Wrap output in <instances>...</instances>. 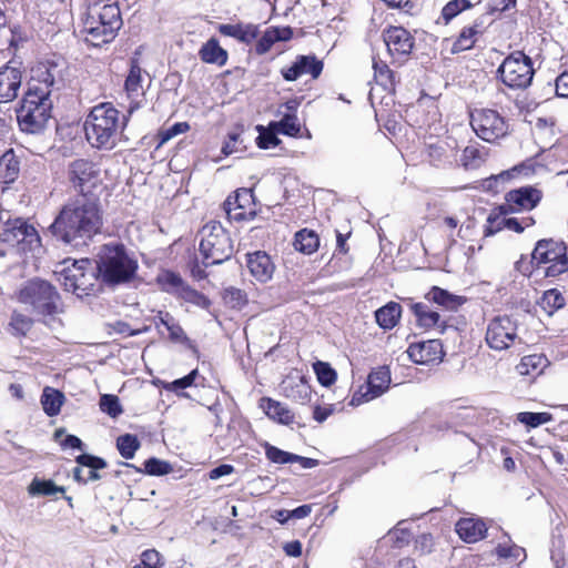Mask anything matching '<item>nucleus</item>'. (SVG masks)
<instances>
[{
    "instance_id": "de8ad7c7",
    "label": "nucleus",
    "mask_w": 568,
    "mask_h": 568,
    "mask_svg": "<svg viewBox=\"0 0 568 568\" xmlns=\"http://www.w3.org/2000/svg\"><path fill=\"white\" fill-rule=\"evenodd\" d=\"M551 419V415L548 413H531L521 412L517 415V420L528 427L536 428L540 425L548 423Z\"/></svg>"
},
{
    "instance_id": "4468645a",
    "label": "nucleus",
    "mask_w": 568,
    "mask_h": 568,
    "mask_svg": "<svg viewBox=\"0 0 568 568\" xmlns=\"http://www.w3.org/2000/svg\"><path fill=\"white\" fill-rule=\"evenodd\" d=\"M90 265L89 260L74 261L72 267H68L61 274L62 284L68 292H72L78 296L87 294V291L92 286L93 273L87 274L85 267Z\"/></svg>"
},
{
    "instance_id": "e2e57ef3",
    "label": "nucleus",
    "mask_w": 568,
    "mask_h": 568,
    "mask_svg": "<svg viewBox=\"0 0 568 568\" xmlns=\"http://www.w3.org/2000/svg\"><path fill=\"white\" fill-rule=\"evenodd\" d=\"M506 224V229L514 231L516 233H521L526 226L534 224V220L531 217H526L523 221H519L515 217H508L507 221L504 222Z\"/></svg>"
},
{
    "instance_id": "f8f14e48",
    "label": "nucleus",
    "mask_w": 568,
    "mask_h": 568,
    "mask_svg": "<svg viewBox=\"0 0 568 568\" xmlns=\"http://www.w3.org/2000/svg\"><path fill=\"white\" fill-rule=\"evenodd\" d=\"M1 240L11 246H20L21 251H34L41 246L37 230L21 219L7 223Z\"/></svg>"
},
{
    "instance_id": "473e14b6",
    "label": "nucleus",
    "mask_w": 568,
    "mask_h": 568,
    "mask_svg": "<svg viewBox=\"0 0 568 568\" xmlns=\"http://www.w3.org/2000/svg\"><path fill=\"white\" fill-rule=\"evenodd\" d=\"M402 307L398 303L390 302L375 312L377 324L384 329H392L400 317Z\"/></svg>"
},
{
    "instance_id": "c9c22d12",
    "label": "nucleus",
    "mask_w": 568,
    "mask_h": 568,
    "mask_svg": "<svg viewBox=\"0 0 568 568\" xmlns=\"http://www.w3.org/2000/svg\"><path fill=\"white\" fill-rule=\"evenodd\" d=\"M538 305L550 316L566 305V300L558 288H550L542 293Z\"/></svg>"
},
{
    "instance_id": "5701e85b",
    "label": "nucleus",
    "mask_w": 568,
    "mask_h": 568,
    "mask_svg": "<svg viewBox=\"0 0 568 568\" xmlns=\"http://www.w3.org/2000/svg\"><path fill=\"white\" fill-rule=\"evenodd\" d=\"M486 523L480 518H462L456 524V532L466 542H476L486 535Z\"/></svg>"
},
{
    "instance_id": "a19ab883",
    "label": "nucleus",
    "mask_w": 568,
    "mask_h": 568,
    "mask_svg": "<svg viewBox=\"0 0 568 568\" xmlns=\"http://www.w3.org/2000/svg\"><path fill=\"white\" fill-rule=\"evenodd\" d=\"M139 447L140 443L135 435L125 434L119 436L116 439V448L120 455L126 459L133 458Z\"/></svg>"
},
{
    "instance_id": "20e7f679",
    "label": "nucleus",
    "mask_w": 568,
    "mask_h": 568,
    "mask_svg": "<svg viewBox=\"0 0 568 568\" xmlns=\"http://www.w3.org/2000/svg\"><path fill=\"white\" fill-rule=\"evenodd\" d=\"M49 95L50 90L37 84L29 85L17 110V119L22 131L38 133L44 129L51 118L52 102Z\"/></svg>"
},
{
    "instance_id": "7ed1b4c3",
    "label": "nucleus",
    "mask_w": 568,
    "mask_h": 568,
    "mask_svg": "<svg viewBox=\"0 0 568 568\" xmlns=\"http://www.w3.org/2000/svg\"><path fill=\"white\" fill-rule=\"evenodd\" d=\"M122 27L120 8L115 2L97 1L88 7L83 20L84 40L93 47L111 42Z\"/></svg>"
},
{
    "instance_id": "2f4dec72",
    "label": "nucleus",
    "mask_w": 568,
    "mask_h": 568,
    "mask_svg": "<svg viewBox=\"0 0 568 568\" xmlns=\"http://www.w3.org/2000/svg\"><path fill=\"white\" fill-rule=\"evenodd\" d=\"M64 399L65 397L62 392L52 387H45L41 395V405L44 413L50 417L57 416L61 410Z\"/></svg>"
},
{
    "instance_id": "680f3d73",
    "label": "nucleus",
    "mask_w": 568,
    "mask_h": 568,
    "mask_svg": "<svg viewBox=\"0 0 568 568\" xmlns=\"http://www.w3.org/2000/svg\"><path fill=\"white\" fill-rule=\"evenodd\" d=\"M224 300L232 304L233 307H237L245 303V295L241 290L227 288L225 290Z\"/></svg>"
},
{
    "instance_id": "6e6552de",
    "label": "nucleus",
    "mask_w": 568,
    "mask_h": 568,
    "mask_svg": "<svg viewBox=\"0 0 568 568\" xmlns=\"http://www.w3.org/2000/svg\"><path fill=\"white\" fill-rule=\"evenodd\" d=\"M532 261L546 276H557L568 270L567 247L562 242L540 240L534 248Z\"/></svg>"
},
{
    "instance_id": "bb28decb",
    "label": "nucleus",
    "mask_w": 568,
    "mask_h": 568,
    "mask_svg": "<svg viewBox=\"0 0 568 568\" xmlns=\"http://www.w3.org/2000/svg\"><path fill=\"white\" fill-rule=\"evenodd\" d=\"M260 407L266 416L280 424L291 425L294 423V414L282 403L272 398L264 397L261 399Z\"/></svg>"
},
{
    "instance_id": "1a4fd4ad",
    "label": "nucleus",
    "mask_w": 568,
    "mask_h": 568,
    "mask_svg": "<svg viewBox=\"0 0 568 568\" xmlns=\"http://www.w3.org/2000/svg\"><path fill=\"white\" fill-rule=\"evenodd\" d=\"M501 82L510 89H526L534 77L531 59L520 51L508 55L497 70Z\"/></svg>"
},
{
    "instance_id": "4c0bfd02",
    "label": "nucleus",
    "mask_w": 568,
    "mask_h": 568,
    "mask_svg": "<svg viewBox=\"0 0 568 568\" xmlns=\"http://www.w3.org/2000/svg\"><path fill=\"white\" fill-rule=\"evenodd\" d=\"M293 244L296 251L312 254L318 248L320 239L314 231L303 229L295 234Z\"/></svg>"
},
{
    "instance_id": "f03ea898",
    "label": "nucleus",
    "mask_w": 568,
    "mask_h": 568,
    "mask_svg": "<svg viewBox=\"0 0 568 568\" xmlns=\"http://www.w3.org/2000/svg\"><path fill=\"white\" fill-rule=\"evenodd\" d=\"M131 115H122L112 103L104 102L92 108L84 122L85 136L97 149H112Z\"/></svg>"
},
{
    "instance_id": "37998d69",
    "label": "nucleus",
    "mask_w": 568,
    "mask_h": 568,
    "mask_svg": "<svg viewBox=\"0 0 568 568\" xmlns=\"http://www.w3.org/2000/svg\"><path fill=\"white\" fill-rule=\"evenodd\" d=\"M374 79L376 83L387 89L394 83V74L388 65L382 61L373 60Z\"/></svg>"
},
{
    "instance_id": "72a5a7b5",
    "label": "nucleus",
    "mask_w": 568,
    "mask_h": 568,
    "mask_svg": "<svg viewBox=\"0 0 568 568\" xmlns=\"http://www.w3.org/2000/svg\"><path fill=\"white\" fill-rule=\"evenodd\" d=\"M19 171V161L13 151H7L0 158V182L4 184L13 182L18 178Z\"/></svg>"
},
{
    "instance_id": "b1692460",
    "label": "nucleus",
    "mask_w": 568,
    "mask_h": 568,
    "mask_svg": "<svg viewBox=\"0 0 568 568\" xmlns=\"http://www.w3.org/2000/svg\"><path fill=\"white\" fill-rule=\"evenodd\" d=\"M390 383V372L387 367H378L368 375L366 390L363 395L366 399H374L384 394Z\"/></svg>"
},
{
    "instance_id": "5fc2aeb1",
    "label": "nucleus",
    "mask_w": 568,
    "mask_h": 568,
    "mask_svg": "<svg viewBox=\"0 0 568 568\" xmlns=\"http://www.w3.org/2000/svg\"><path fill=\"white\" fill-rule=\"evenodd\" d=\"M10 325L17 334L26 335L32 327V320L27 315L14 313Z\"/></svg>"
},
{
    "instance_id": "39448f33",
    "label": "nucleus",
    "mask_w": 568,
    "mask_h": 568,
    "mask_svg": "<svg viewBox=\"0 0 568 568\" xmlns=\"http://www.w3.org/2000/svg\"><path fill=\"white\" fill-rule=\"evenodd\" d=\"M98 257V271L106 284L126 283L134 276L138 268L136 261L128 255L122 244L103 245Z\"/></svg>"
},
{
    "instance_id": "6ab92c4d",
    "label": "nucleus",
    "mask_w": 568,
    "mask_h": 568,
    "mask_svg": "<svg viewBox=\"0 0 568 568\" xmlns=\"http://www.w3.org/2000/svg\"><path fill=\"white\" fill-rule=\"evenodd\" d=\"M124 90L130 105L128 108V114L132 115L134 111L141 108V98L144 95L142 87V69L136 62H133L130 72L125 79Z\"/></svg>"
},
{
    "instance_id": "ddd939ff",
    "label": "nucleus",
    "mask_w": 568,
    "mask_h": 568,
    "mask_svg": "<svg viewBox=\"0 0 568 568\" xmlns=\"http://www.w3.org/2000/svg\"><path fill=\"white\" fill-rule=\"evenodd\" d=\"M99 179L95 165L85 159H79L69 165V180L72 186L81 192L80 196H87Z\"/></svg>"
},
{
    "instance_id": "423d86ee",
    "label": "nucleus",
    "mask_w": 568,
    "mask_h": 568,
    "mask_svg": "<svg viewBox=\"0 0 568 568\" xmlns=\"http://www.w3.org/2000/svg\"><path fill=\"white\" fill-rule=\"evenodd\" d=\"M200 253L205 266L221 264L233 253L232 241L219 222H210L201 230Z\"/></svg>"
},
{
    "instance_id": "79ce46f5",
    "label": "nucleus",
    "mask_w": 568,
    "mask_h": 568,
    "mask_svg": "<svg viewBox=\"0 0 568 568\" xmlns=\"http://www.w3.org/2000/svg\"><path fill=\"white\" fill-rule=\"evenodd\" d=\"M270 128H274L278 132L291 136H296L301 131V125L295 114H285L281 121L272 123Z\"/></svg>"
},
{
    "instance_id": "4d7b16f0",
    "label": "nucleus",
    "mask_w": 568,
    "mask_h": 568,
    "mask_svg": "<svg viewBox=\"0 0 568 568\" xmlns=\"http://www.w3.org/2000/svg\"><path fill=\"white\" fill-rule=\"evenodd\" d=\"M196 376H197V369H193L186 376L165 384L164 388L166 390L178 393L180 389H184V388L192 386Z\"/></svg>"
},
{
    "instance_id": "e433bc0d",
    "label": "nucleus",
    "mask_w": 568,
    "mask_h": 568,
    "mask_svg": "<svg viewBox=\"0 0 568 568\" xmlns=\"http://www.w3.org/2000/svg\"><path fill=\"white\" fill-rule=\"evenodd\" d=\"M511 214L503 204L495 207L488 215L486 220V225L484 229L485 236H491L499 232L503 229H506L507 216Z\"/></svg>"
},
{
    "instance_id": "13d9d810",
    "label": "nucleus",
    "mask_w": 568,
    "mask_h": 568,
    "mask_svg": "<svg viewBox=\"0 0 568 568\" xmlns=\"http://www.w3.org/2000/svg\"><path fill=\"white\" fill-rule=\"evenodd\" d=\"M262 130L260 135L256 139V143L261 149H270L274 148L280 143V139L276 136L275 132L272 130Z\"/></svg>"
},
{
    "instance_id": "c756f323",
    "label": "nucleus",
    "mask_w": 568,
    "mask_h": 568,
    "mask_svg": "<svg viewBox=\"0 0 568 568\" xmlns=\"http://www.w3.org/2000/svg\"><path fill=\"white\" fill-rule=\"evenodd\" d=\"M201 60L205 63L222 67L227 61V52L220 47L219 41L214 38L206 41L199 51Z\"/></svg>"
},
{
    "instance_id": "ea45409f",
    "label": "nucleus",
    "mask_w": 568,
    "mask_h": 568,
    "mask_svg": "<svg viewBox=\"0 0 568 568\" xmlns=\"http://www.w3.org/2000/svg\"><path fill=\"white\" fill-rule=\"evenodd\" d=\"M31 496H51L57 493H64V487L57 486L52 480L34 478L28 487Z\"/></svg>"
},
{
    "instance_id": "f704fd0d",
    "label": "nucleus",
    "mask_w": 568,
    "mask_h": 568,
    "mask_svg": "<svg viewBox=\"0 0 568 568\" xmlns=\"http://www.w3.org/2000/svg\"><path fill=\"white\" fill-rule=\"evenodd\" d=\"M64 63L49 62L44 72L41 74V88L49 90V87L60 88L64 84Z\"/></svg>"
},
{
    "instance_id": "cd10ccee",
    "label": "nucleus",
    "mask_w": 568,
    "mask_h": 568,
    "mask_svg": "<svg viewBox=\"0 0 568 568\" xmlns=\"http://www.w3.org/2000/svg\"><path fill=\"white\" fill-rule=\"evenodd\" d=\"M217 30L225 37L234 38L243 43H251L258 34L254 24H219Z\"/></svg>"
},
{
    "instance_id": "a878e982",
    "label": "nucleus",
    "mask_w": 568,
    "mask_h": 568,
    "mask_svg": "<svg viewBox=\"0 0 568 568\" xmlns=\"http://www.w3.org/2000/svg\"><path fill=\"white\" fill-rule=\"evenodd\" d=\"M283 393L295 402H305L311 395V388L303 376H288L282 383Z\"/></svg>"
},
{
    "instance_id": "dca6fc26",
    "label": "nucleus",
    "mask_w": 568,
    "mask_h": 568,
    "mask_svg": "<svg viewBox=\"0 0 568 568\" xmlns=\"http://www.w3.org/2000/svg\"><path fill=\"white\" fill-rule=\"evenodd\" d=\"M383 39L393 57H404L412 52L413 36L402 27H389L383 32Z\"/></svg>"
},
{
    "instance_id": "49530a36",
    "label": "nucleus",
    "mask_w": 568,
    "mask_h": 568,
    "mask_svg": "<svg viewBox=\"0 0 568 568\" xmlns=\"http://www.w3.org/2000/svg\"><path fill=\"white\" fill-rule=\"evenodd\" d=\"M473 7L469 0H452L442 10V18L448 23L460 12Z\"/></svg>"
},
{
    "instance_id": "a18cd8bd",
    "label": "nucleus",
    "mask_w": 568,
    "mask_h": 568,
    "mask_svg": "<svg viewBox=\"0 0 568 568\" xmlns=\"http://www.w3.org/2000/svg\"><path fill=\"white\" fill-rule=\"evenodd\" d=\"M478 31L475 27L464 28L453 44V52L469 50L476 42Z\"/></svg>"
},
{
    "instance_id": "bf43d9fd",
    "label": "nucleus",
    "mask_w": 568,
    "mask_h": 568,
    "mask_svg": "<svg viewBox=\"0 0 568 568\" xmlns=\"http://www.w3.org/2000/svg\"><path fill=\"white\" fill-rule=\"evenodd\" d=\"M141 561H143L149 568H161L163 566L162 556L155 549H148L142 552Z\"/></svg>"
},
{
    "instance_id": "9b49d317",
    "label": "nucleus",
    "mask_w": 568,
    "mask_h": 568,
    "mask_svg": "<svg viewBox=\"0 0 568 568\" xmlns=\"http://www.w3.org/2000/svg\"><path fill=\"white\" fill-rule=\"evenodd\" d=\"M470 125L478 138L494 142L507 133L504 118L495 110L476 109L470 113Z\"/></svg>"
},
{
    "instance_id": "0e129e2a",
    "label": "nucleus",
    "mask_w": 568,
    "mask_h": 568,
    "mask_svg": "<svg viewBox=\"0 0 568 568\" xmlns=\"http://www.w3.org/2000/svg\"><path fill=\"white\" fill-rule=\"evenodd\" d=\"M159 281L162 283L165 290L178 288L182 285V278L172 272L164 273L159 277Z\"/></svg>"
},
{
    "instance_id": "774afa93",
    "label": "nucleus",
    "mask_w": 568,
    "mask_h": 568,
    "mask_svg": "<svg viewBox=\"0 0 568 568\" xmlns=\"http://www.w3.org/2000/svg\"><path fill=\"white\" fill-rule=\"evenodd\" d=\"M556 94L560 98H568V71L562 72L556 79Z\"/></svg>"
},
{
    "instance_id": "0eeeda50",
    "label": "nucleus",
    "mask_w": 568,
    "mask_h": 568,
    "mask_svg": "<svg viewBox=\"0 0 568 568\" xmlns=\"http://www.w3.org/2000/svg\"><path fill=\"white\" fill-rule=\"evenodd\" d=\"M20 301L39 314L52 315L59 310L60 296L49 282L34 278L21 288Z\"/></svg>"
},
{
    "instance_id": "6e6d98bb",
    "label": "nucleus",
    "mask_w": 568,
    "mask_h": 568,
    "mask_svg": "<svg viewBox=\"0 0 568 568\" xmlns=\"http://www.w3.org/2000/svg\"><path fill=\"white\" fill-rule=\"evenodd\" d=\"M190 130V125L187 122H178L174 123L172 126H170L166 130H163L160 132V144H164L174 136L185 133Z\"/></svg>"
},
{
    "instance_id": "9d476101",
    "label": "nucleus",
    "mask_w": 568,
    "mask_h": 568,
    "mask_svg": "<svg viewBox=\"0 0 568 568\" xmlns=\"http://www.w3.org/2000/svg\"><path fill=\"white\" fill-rule=\"evenodd\" d=\"M486 342L496 351H505L520 343L517 320L508 315L493 318L487 326Z\"/></svg>"
},
{
    "instance_id": "c03bdc74",
    "label": "nucleus",
    "mask_w": 568,
    "mask_h": 568,
    "mask_svg": "<svg viewBox=\"0 0 568 568\" xmlns=\"http://www.w3.org/2000/svg\"><path fill=\"white\" fill-rule=\"evenodd\" d=\"M313 368L321 385L328 387L335 383L337 374L328 363L317 361Z\"/></svg>"
},
{
    "instance_id": "8fccbe9b",
    "label": "nucleus",
    "mask_w": 568,
    "mask_h": 568,
    "mask_svg": "<svg viewBox=\"0 0 568 568\" xmlns=\"http://www.w3.org/2000/svg\"><path fill=\"white\" fill-rule=\"evenodd\" d=\"M265 455L267 459L274 464H290L294 454L282 450L268 443L264 444Z\"/></svg>"
},
{
    "instance_id": "2eb2a0df",
    "label": "nucleus",
    "mask_w": 568,
    "mask_h": 568,
    "mask_svg": "<svg viewBox=\"0 0 568 568\" xmlns=\"http://www.w3.org/2000/svg\"><path fill=\"white\" fill-rule=\"evenodd\" d=\"M540 199V191L531 186H524L508 192L506 194V202L503 205L513 214L532 210Z\"/></svg>"
},
{
    "instance_id": "393cba45",
    "label": "nucleus",
    "mask_w": 568,
    "mask_h": 568,
    "mask_svg": "<svg viewBox=\"0 0 568 568\" xmlns=\"http://www.w3.org/2000/svg\"><path fill=\"white\" fill-rule=\"evenodd\" d=\"M292 37L293 30L290 27H270L257 41L256 52L258 54H265L275 42L288 41Z\"/></svg>"
},
{
    "instance_id": "864d4df0",
    "label": "nucleus",
    "mask_w": 568,
    "mask_h": 568,
    "mask_svg": "<svg viewBox=\"0 0 568 568\" xmlns=\"http://www.w3.org/2000/svg\"><path fill=\"white\" fill-rule=\"evenodd\" d=\"M253 203V192L251 189H240L236 191L234 199L229 197L224 205L227 206H251Z\"/></svg>"
},
{
    "instance_id": "3c124183",
    "label": "nucleus",
    "mask_w": 568,
    "mask_h": 568,
    "mask_svg": "<svg viewBox=\"0 0 568 568\" xmlns=\"http://www.w3.org/2000/svg\"><path fill=\"white\" fill-rule=\"evenodd\" d=\"M145 473L152 476L166 475L172 470L169 463L158 458H150L144 463Z\"/></svg>"
},
{
    "instance_id": "a211bd4d",
    "label": "nucleus",
    "mask_w": 568,
    "mask_h": 568,
    "mask_svg": "<svg viewBox=\"0 0 568 568\" xmlns=\"http://www.w3.org/2000/svg\"><path fill=\"white\" fill-rule=\"evenodd\" d=\"M443 354V346L437 339L413 343L407 348L408 357L416 364L442 361Z\"/></svg>"
},
{
    "instance_id": "052dcab7",
    "label": "nucleus",
    "mask_w": 568,
    "mask_h": 568,
    "mask_svg": "<svg viewBox=\"0 0 568 568\" xmlns=\"http://www.w3.org/2000/svg\"><path fill=\"white\" fill-rule=\"evenodd\" d=\"M434 547V538L430 534H422L415 541V549L420 554H429Z\"/></svg>"
},
{
    "instance_id": "58836bf2",
    "label": "nucleus",
    "mask_w": 568,
    "mask_h": 568,
    "mask_svg": "<svg viewBox=\"0 0 568 568\" xmlns=\"http://www.w3.org/2000/svg\"><path fill=\"white\" fill-rule=\"evenodd\" d=\"M412 310L420 327L432 328L439 326V314L432 311L427 304L415 303L412 305Z\"/></svg>"
},
{
    "instance_id": "338daca9",
    "label": "nucleus",
    "mask_w": 568,
    "mask_h": 568,
    "mask_svg": "<svg viewBox=\"0 0 568 568\" xmlns=\"http://www.w3.org/2000/svg\"><path fill=\"white\" fill-rule=\"evenodd\" d=\"M239 139H240V134L239 133H235V132L230 133L229 134V140L225 141V143L222 146V153L224 155H230L232 153L237 152L240 150L239 146H237Z\"/></svg>"
},
{
    "instance_id": "c85d7f7f",
    "label": "nucleus",
    "mask_w": 568,
    "mask_h": 568,
    "mask_svg": "<svg viewBox=\"0 0 568 568\" xmlns=\"http://www.w3.org/2000/svg\"><path fill=\"white\" fill-rule=\"evenodd\" d=\"M426 297L447 311H457L466 302L465 297L452 294L438 286H434Z\"/></svg>"
},
{
    "instance_id": "09e8293b",
    "label": "nucleus",
    "mask_w": 568,
    "mask_h": 568,
    "mask_svg": "<svg viewBox=\"0 0 568 568\" xmlns=\"http://www.w3.org/2000/svg\"><path fill=\"white\" fill-rule=\"evenodd\" d=\"M100 408L103 413L108 414L112 418L118 417L122 414V407L119 397L111 394H104L100 398Z\"/></svg>"
},
{
    "instance_id": "603ef678",
    "label": "nucleus",
    "mask_w": 568,
    "mask_h": 568,
    "mask_svg": "<svg viewBox=\"0 0 568 568\" xmlns=\"http://www.w3.org/2000/svg\"><path fill=\"white\" fill-rule=\"evenodd\" d=\"M226 213L230 219L234 221H251L255 217L256 212L255 210L251 209L250 206H227L225 207Z\"/></svg>"
},
{
    "instance_id": "aec40b11",
    "label": "nucleus",
    "mask_w": 568,
    "mask_h": 568,
    "mask_svg": "<svg viewBox=\"0 0 568 568\" xmlns=\"http://www.w3.org/2000/svg\"><path fill=\"white\" fill-rule=\"evenodd\" d=\"M323 70V63L313 55H300L287 69L282 70L286 81H295L303 74H311L316 79Z\"/></svg>"
},
{
    "instance_id": "f257e3e1",
    "label": "nucleus",
    "mask_w": 568,
    "mask_h": 568,
    "mask_svg": "<svg viewBox=\"0 0 568 568\" xmlns=\"http://www.w3.org/2000/svg\"><path fill=\"white\" fill-rule=\"evenodd\" d=\"M103 225V214L98 200L78 196L65 203L49 232L58 240L73 246L85 245L99 234Z\"/></svg>"
},
{
    "instance_id": "7c9ffc66",
    "label": "nucleus",
    "mask_w": 568,
    "mask_h": 568,
    "mask_svg": "<svg viewBox=\"0 0 568 568\" xmlns=\"http://www.w3.org/2000/svg\"><path fill=\"white\" fill-rule=\"evenodd\" d=\"M549 362L542 354H531L524 356L516 366L520 375H539L548 366Z\"/></svg>"
},
{
    "instance_id": "69168bd1",
    "label": "nucleus",
    "mask_w": 568,
    "mask_h": 568,
    "mask_svg": "<svg viewBox=\"0 0 568 568\" xmlns=\"http://www.w3.org/2000/svg\"><path fill=\"white\" fill-rule=\"evenodd\" d=\"M108 326L110 328L109 334L116 333L124 336H132L138 333L135 331H132L129 324L122 321H116L112 324H109Z\"/></svg>"
},
{
    "instance_id": "4be33fe9",
    "label": "nucleus",
    "mask_w": 568,
    "mask_h": 568,
    "mask_svg": "<svg viewBox=\"0 0 568 568\" xmlns=\"http://www.w3.org/2000/svg\"><path fill=\"white\" fill-rule=\"evenodd\" d=\"M21 85L19 69L6 65L0 70V102L7 103L17 98Z\"/></svg>"
},
{
    "instance_id": "412c9836",
    "label": "nucleus",
    "mask_w": 568,
    "mask_h": 568,
    "mask_svg": "<svg viewBox=\"0 0 568 568\" xmlns=\"http://www.w3.org/2000/svg\"><path fill=\"white\" fill-rule=\"evenodd\" d=\"M247 256V267L252 276L261 282H268L274 273L275 266L272 262L270 255L265 252L256 251L254 253H250Z\"/></svg>"
},
{
    "instance_id": "f3484780",
    "label": "nucleus",
    "mask_w": 568,
    "mask_h": 568,
    "mask_svg": "<svg viewBox=\"0 0 568 568\" xmlns=\"http://www.w3.org/2000/svg\"><path fill=\"white\" fill-rule=\"evenodd\" d=\"M75 462L79 466L73 469L72 476L81 484L99 480L101 476L98 474V469L106 467L104 459L89 454L79 455Z\"/></svg>"
}]
</instances>
